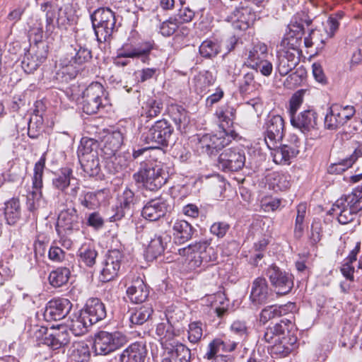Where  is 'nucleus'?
Listing matches in <instances>:
<instances>
[{"mask_svg":"<svg viewBox=\"0 0 362 362\" xmlns=\"http://www.w3.org/2000/svg\"><path fill=\"white\" fill-rule=\"evenodd\" d=\"M178 254L185 257V263L189 270L204 269L211 264H214L218 258L215 248L211 246V240L208 239L180 248Z\"/></svg>","mask_w":362,"mask_h":362,"instance_id":"obj_1","label":"nucleus"},{"mask_svg":"<svg viewBox=\"0 0 362 362\" xmlns=\"http://www.w3.org/2000/svg\"><path fill=\"white\" fill-rule=\"evenodd\" d=\"M136 182H141L148 189L156 191L165 185L168 175L163 163L149 161L141 163L139 170L133 175Z\"/></svg>","mask_w":362,"mask_h":362,"instance_id":"obj_2","label":"nucleus"},{"mask_svg":"<svg viewBox=\"0 0 362 362\" xmlns=\"http://www.w3.org/2000/svg\"><path fill=\"white\" fill-rule=\"evenodd\" d=\"M93 28L99 42L110 40L116 29L115 13L108 8H100L91 15Z\"/></svg>","mask_w":362,"mask_h":362,"instance_id":"obj_3","label":"nucleus"},{"mask_svg":"<svg viewBox=\"0 0 362 362\" xmlns=\"http://www.w3.org/2000/svg\"><path fill=\"white\" fill-rule=\"evenodd\" d=\"M46 156L42 154L37 162L35 163L32 177V192L28 197V209L31 212H35L46 205L42 198V189L43 187V175L45 168Z\"/></svg>","mask_w":362,"mask_h":362,"instance_id":"obj_4","label":"nucleus"},{"mask_svg":"<svg viewBox=\"0 0 362 362\" xmlns=\"http://www.w3.org/2000/svg\"><path fill=\"white\" fill-rule=\"evenodd\" d=\"M361 209L362 197L352 192L337 199L332 210L337 215L338 221L344 225L351 222Z\"/></svg>","mask_w":362,"mask_h":362,"instance_id":"obj_5","label":"nucleus"},{"mask_svg":"<svg viewBox=\"0 0 362 362\" xmlns=\"http://www.w3.org/2000/svg\"><path fill=\"white\" fill-rule=\"evenodd\" d=\"M173 129L170 124L165 120H158L149 128L144 129L141 136V140L150 148H156L159 146H168Z\"/></svg>","mask_w":362,"mask_h":362,"instance_id":"obj_6","label":"nucleus"},{"mask_svg":"<svg viewBox=\"0 0 362 362\" xmlns=\"http://www.w3.org/2000/svg\"><path fill=\"white\" fill-rule=\"evenodd\" d=\"M126 342L125 335L119 332L100 331L95 335L93 349L95 355L105 356L115 351Z\"/></svg>","mask_w":362,"mask_h":362,"instance_id":"obj_7","label":"nucleus"},{"mask_svg":"<svg viewBox=\"0 0 362 362\" xmlns=\"http://www.w3.org/2000/svg\"><path fill=\"white\" fill-rule=\"evenodd\" d=\"M107 100L103 85L98 82L90 83L83 92L82 110L87 115H93L103 107Z\"/></svg>","mask_w":362,"mask_h":362,"instance_id":"obj_8","label":"nucleus"},{"mask_svg":"<svg viewBox=\"0 0 362 362\" xmlns=\"http://www.w3.org/2000/svg\"><path fill=\"white\" fill-rule=\"evenodd\" d=\"M52 183L53 187L61 194L69 195L72 198L76 197L80 189L79 183L74 177L73 170L69 168H62L55 175Z\"/></svg>","mask_w":362,"mask_h":362,"instance_id":"obj_9","label":"nucleus"},{"mask_svg":"<svg viewBox=\"0 0 362 362\" xmlns=\"http://www.w3.org/2000/svg\"><path fill=\"white\" fill-rule=\"evenodd\" d=\"M245 163V151L238 146L225 149L218 158V167L223 171H238Z\"/></svg>","mask_w":362,"mask_h":362,"instance_id":"obj_10","label":"nucleus"},{"mask_svg":"<svg viewBox=\"0 0 362 362\" xmlns=\"http://www.w3.org/2000/svg\"><path fill=\"white\" fill-rule=\"evenodd\" d=\"M266 275L278 295H286L293 287V275L282 271L276 265L269 266L267 269Z\"/></svg>","mask_w":362,"mask_h":362,"instance_id":"obj_11","label":"nucleus"},{"mask_svg":"<svg viewBox=\"0 0 362 362\" xmlns=\"http://www.w3.org/2000/svg\"><path fill=\"white\" fill-rule=\"evenodd\" d=\"M124 255L118 250L108 251L103 263L100 279L103 282H107L114 279L120 270Z\"/></svg>","mask_w":362,"mask_h":362,"instance_id":"obj_12","label":"nucleus"},{"mask_svg":"<svg viewBox=\"0 0 362 362\" xmlns=\"http://www.w3.org/2000/svg\"><path fill=\"white\" fill-rule=\"evenodd\" d=\"M154 47V43L151 41H142L137 44L127 42L117 49L119 56L127 58L141 59L144 63H148L149 54Z\"/></svg>","mask_w":362,"mask_h":362,"instance_id":"obj_13","label":"nucleus"},{"mask_svg":"<svg viewBox=\"0 0 362 362\" xmlns=\"http://www.w3.org/2000/svg\"><path fill=\"white\" fill-rule=\"evenodd\" d=\"M264 141L269 148L281 141L284 133V120L280 115L269 116L265 123Z\"/></svg>","mask_w":362,"mask_h":362,"instance_id":"obj_14","label":"nucleus"},{"mask_svg":"<svg viewBox=\"0 0 362 362\" xmlns=\"http://www.w3.org/2000/svg\"><path fill=\"white\" fill-rule=\"evenodd\" d=\"M298 50L283 47L277 51L276 71L281 76L287 75L298 64Z\"/></svg>","mask_w":362,"mask_h":362,"instance_id":"obj_15","label":"nucleus"},{"mask_svg":"<svg viewBox=\"0 0 362 362\" xmlns=\"http://www.w3.org/2000/svg\"><path fill=\"white\" fill-rule=\"evenodd\" d=\"M317 113L313 110H305L290 117L291 125L304 134L317 129Z\"/></svg>","mask_w":362,"mask_h":362,"instance_id":"obj_16","label":"nucleus"},{"mask_svg":"<svg viewBox=\"0 0 362 362\" xmlns=\"http://www.w3.org/2000/svg\"><path fill=\"white\" fill-rule=\"evenodd\" d=\"M170 209L168 200L163 197L148 201L143 207L142 216L150 221H155L164 216Z\"/></svg>","mask_w":362,"mask_h":362,"instance_id":"obj_17","label":"nucleus"},{"mask_svg":"<svg viewBox=\"0 0 362 362\" xmlns=\"http://www.w3.org/2000/svg\"><path fill=\"white\" fill-rule=\"evenodd\" d=\"M69 300L63 298H53L46 305L44 316L47 320H59L65 317L71 309Z\"/></svg>","mask_w":362,"mask_h":362,"instance_id":"obj_18","label":"nucleus"},{"mask_svg":"<svg viewBox=\"0 0 362 362\" xmlns=\"http://www.w3.org/2000/svg\"><path fill=\"white\" fill-rule=\"evenodd\" d=\"M79 230V221L77 211L74 208H69L62 211L56 225L58 235L62 233H71L74 230Z\"/></svg>","mask_w":362,"mask_h":362,"instance_id":"obj_19","label":"nucleus"},{"mask_svg":"<svg viewBox=\"0 0 362 362\" xmlns=\"http://www.w3.org/2000/svg\"><path fill=\"white\" fill-rule=\"evenodd\" d=\"M292 318L293 317H291V318H284L273 326H269L264 331L262 340L269 344H274L282 336L285 335L286 333L289 334L292 332L294 327Z\"/></svg>","mask_w":362,"mask_h":362,"instance_id":"obj_20","label":"nucleus"},{"mask_svg":"<svg viewBox=\"0 0 362 362\" xmlns=\"http://www.w3.org/2000/svg\"><path fill=\"white\" fill-rule=\"evenodd\" d=\"M298 347L297 337L290 332L282 336L270 347V354L274 358H284L288 356Z\"/></svg>","mask_w":362,"mask_h":362,"instance_id":"obj_21","label":"nucleus"},{"mask_svg":"<svg viewBox=\"0 0 362 362\" xmlns=\"http://www.w3.org/2000/svg\"><path fill=\"white\" fill-rule=\"evenodd\" d=\"M268 47L261 42L252 43L245 48L243 58L244 65L248 68L257 66V63L268 57Z\"/></svg>","mask_w":362,"mask_h":362,"instance_id":"obj_22","label":"nucleus"},{"mask_svg":"<svg viewBox=\"0 0 362 362\" xmlns=\"http://www.w3.org/2000/svg\"><path fill=\"white\" fill-rule=\"evenodd\" d=\"M270 296L269 288L266 279L256 278L251 287L250 300L252 305L259 306L268 302Z\"/></svg>","mask_w":362,"mask_h":362,"instance_id":"obj_23","label":"nucleus"},{"mask_svg":"<svg viewBox=\"0 0 362 362\" xmlns=\"http://www.w3.org/2000/svg\"><path fill=\"white\" fill-rule=\"evenodd\" d=\"M147 354L146 345L134 342L124 349L119 355V362H144Z\"/></svg>","mask_w":362,"mask_h":362,"instance_id":"obj_24","label":"nucleus"},{"mask_svg":"<svg viewBox=\"0 0 362 362\" xmlns=\"http://www.w3.org/2000/svg\"><path fill=\"white\" fill-rule=\"evenodd\" d=\"M89 322L93 325L106 317V309L102 301L95 298L87 300L86 307L81 310Z\"/></svg>","mask_w":362,"mask_h":362,"instance_id":"obj_25","label":"nucleus"},{"mask_svg":"<svg viewBox=\"0 0 362 362\" xmlns=\"http://www.w3.org/2000/svg\"><path fill=\"white\" fill-rule=\"evenodd\" d=\"M126 293L132 303H141L148 298L149 290L143 279L140 277H136L132 280Z\"/></svg>","mask_w":362,"mask_h":362,"instance_id":"obj_26","label":"nucleus"},{"mask_svg":"<svg viewBox=\"0 0 362 362\" xmlns=\"http://www.w3.org/2000/svg\"><path fill=\"white\" fill-rule=\"evenodd\" d=\"M271 149L273 150L272 152L273 160L277 164H289L291 160L296 158L299 153L298 147L285 144L279 147L275 144V147Z\"/></svg>","mask_w":362,"mask_h":362,"instance_id":"obj_27","label":"nucleus"},{"mask_svg":"<svg viewBox=\"0 0 362 362\" xmlns=\"http://www.w3.org/2000/svg\"><path fill=\"white\" fill-rule=\"evenodd\" d=\"M215 77L209 71H204L195 75L192 81V88L199 95L206 94L209 88L214 84Z\"/></svg>","mask_w":362,"mask_h":362,"instance_id":"obj_28","label":"nucleus"},{"mask_svg":"<svg viewBox=\"0 0 362 362\" xmlns=\"http://www.w3.org/2000/svg\"><path fill=\"white\" fill-rule=\"evenodd\" d=\"M45 59V56L42 54V52H39L33 47L25 54L21 62L22 69L25 73L31 74L37 69Z\"/></svg>","mask_w":362,"mask_h":362,"instance_id":"obj_29","label":"nucleus"},{"mask_svg":"<svg viewBox=\"0 0 362 362\" xmlns=\"http://www.w3.org/2000/svg\"><path fill=\"white\" fill-rule=\"evenodd\" d=\"M293 308L294 305L293 303L267 306L261 311L259 315V321L262 323L265 324L272 319L279 317L287 314L288 311L292 310Z\"/></svg>","mask_w":362,"mask_h":362,"instance_id":"obj_30","label":"nucleus"},{"mask_svg":"<svg viewBox=\"0 0 362 362\" xmlns=\"http://www.w3.org/2000/svg\"><path fill=\"white\" fill-rule=\"evenodd\" d=\"M124 137L120 131H114L105 136L103 151L107 155V158H112L115 156L116 152L119 149Z\"/></svg>","mask_w":362,"mask_h":362,"instance_id":"obj_31","label":"nucleus"},{"mask_svg":"<svg viewBox=\"0 0 362 362\" xmlns=\"http://www.w3.org/2000/svg\"><path fill=\"white\" fill-rule=\"evenodd\" d=\"M191 351L182 344H177L168 351L163 362H190Z\"/></svg>","mask_w":362,"mask_h":362,"instance_id":"obj_32","label":"nucleus"},{"mask_svg":"<svg viewBox=\"0 0 362 362\" xmlns=\"http://www.w3.org/2000/svg\"><path fill=\"white\" fill-rule=\"evenodd\" d=\"M215 115L219 122L221 130H232L230 127L235 117V109L230 105H223L218 107Z\"/></svg>","mask_w":362,"mask_h":362,"instance_id":"obj_33","label":"nucleus"},{"mask_svg":"<svg viewBox=\"0 0 362 362\" xmlns=\"http://www.w3.org/2000/svg\"><path fill=\"white\" fill-rule=\"evenodd\" d=\"M173 230L175 240L180 244L185 243L192 237L193 228L185 220H177L173 226Z\"/></svg>","mask_w":362,"mask_h":362,"instance_id":"obj_34","label":"nucleus"},{"mask_svg":"<svg viewBox=\"0 0 362 362\" xmlns=\"http://www.w3.org/2000/svg\"><path fill=\"white\" fill-rule=\"evenodd\" d=\"M43 340L45 344L54 350L63 347L69 341L68 333L66 331L57 329H53L52 332L47 333Z\"/></svg>","mask_w":362,"mask_h":362,"instance_id":"obj_35","label":"nucleus"},{"mask_svg":"<svg viewBox=\"0 0 362 362\" xmlns=\"http://www.w3.org/2000/svg\"><path fill=\"white\" fill-rule=\"evenodd\" d=\"M91 325L92 324L87 319L86 316L80 311L72 316L68 326L70 331L75 336H81L86 333L88 327Z\"/></svg>","mask_w":362,"mask_h":362,"instance_id":"obj_36","label":"nucleus"},{"mask_svg":"<svg viewBox=\"0 0 362 362\" xmlns=\"http://www.w3.org/2000/svg\"><path fill=\"white\" fill-rule=\"evenodd\" d=\"M152 313L153 308L149 305L132 308L128 312L129 320L131 325H141L149 319Z\"/></svg>","mask_w":362,"mask_h":362,"instance_id":"obj_37","label":"nucleus"},{"mask_svg":"<svg viewBox=\"0 0 362 362\" xmlns=\"http://www.w3.org/2000/svg\"><path fill=\"white\" fill-rule=\"evenodd\" d=\"M69 352V358L71 361L86 362L90 357L89 346L84 341L74 343Z\"/></svg>","mask_w":362,"mask_h":362,"instance_id":"obj_38","label":"nucleus"},{"mask_svg":"<svg viewBox=\"0 0 362 362\" xmlns=\"http://www.w3.org/2000/svg\"><path fill=\"white\" fill-rule=\"evenodd\" d=\"M103 191L100 190L95 192L82 191L78 197V201L83 207L88 209H95L100 206L103 197Z\"/></svg>","mask_w":362,"mask_h":362,"instance_id":"obj_39","label":"nucleus"},{"mask_svg":"<svg viewBox=\"0 0 362 362\" xmlns=\"http://www.w3.org/2000/svg\"><path fill=\"white\" fill-rule=\"evenodd\" d=\"M97 255L94 246L87 243L82 244L77 252L78 262L90 267L95 264Z\"/></svg>","mask_w":362,"mask_h":362,"instance_id":"obj_40","label":"nucleus"},{"mask_svg":"<svg viewBox=\"0 0 362 362\" xmlns=\"http://www.w3.org/2000/svg\"><path fill=\"white\" fill-rule=\"evenodd\" d=\"M213 135V148L214 153L228 145L238 136L233 130H220Z\"/></svg>","mask_w":362,"mask_h":362,"instance_id":"obj_41","label":"nucleus"},{"mask_svg":"<svg viewBox=\"0 0 362 362\" xmlns=\"http://www.w3.org/2000/svg\"><path fill=\"white\" fill-rule=\"evenodd\" d=\"M269 185L274 190H286L291 186V177L287 173L274 172L269 175Z\"/></svg>","mask_w":362,"mask_h":362,"instance_id":"obj_42","label":"nucleus"},{"mask_svg":"<svg viewBox=\"0 0 362 362\" xmlns=\"http://www.w3.org/2000/svg\"><path fill=\"white\" fill-rule=\"evenodd\" d=\"M4 214L9 225L15 224L21 217L20 202L18 199H11L6 203Z\"/></svg>","mask_w":362,"mask_h":362,"instance_id":"obj_43","label":"nucleus"},{"mask_svg":"<svg viewBox=\"0 0 362 362\" xmlns=\"http://www.w3.org/2000/svg\"><path fill=\"white\" fill-rule=\"evenodd\" d=\"M84 173L90 177L96 176L99 174L100 168L98 153L93 156H87L86 158L79 160Z\"/></svg>","mask_w":362,"mask_h":362,"instance_id":"obj_44","label":"nucleus"},{"mask_svg":"<svg viewBox=\"0 0 362 362\" xmlns=\"http://www.w3.org/2000/svg\"><path fill=\"white\" fill-rule=\"evenodd\" d=\"M167 237L168 235H155L154 237L151 239L146 250L147 255L150 257L156 258L158 256L163 254L166 245V242H164V239L166 240Z\"/></svg>","mask_w":362,"mask_h":362,"instance_id":"obj_45","label":"nucleus"},{"mask_svg":"<svg viewBox=\"0 0 362 362\" xmlns=\"http://www.w3.org/2000/svg\"><path fill=\"white\" fill-rule=\"evenodd\" d=\"M361 243L358 242L355 247L350 252L349 256L346 258V262L342 265L341 272L343 276L350 281L354 279V268L351 266V264L356 260V256L360 251Z\"/></svg>","mask_w":362,"mask_h":362,"instance_id":"obj_46","label":"nucleus"},{"mask_svg":"<svg viewBox=\"0 0 362 362\" xmlns=\"http://www.w3.org/2000/svg\"><path fill=\"white\" fill-rule=\"evenodd\" d=\"M163 107V105L160 100L150 98L144 103L141 107V115L146 117H154L160 113Z\"/></svg>","mask_w":362,"mask_h":362,"instance_id":"obj_47","label":"nucleus"},{"mask_svg":"<svg viewBox=\"0 0 362 362\" xmlns=\"http://www.w3.org/2000/svg\"><path fill=\"white\" fill-rule=\"evenodd\" d=\"M324 124L325 128L329 130H336L344 126L334 104L327 109Z\"/></svg>","mask_w":362,"mask_h":362,"instance_id":"obj_48","label":"nucleus"},{"mask_svg":"<svg viewBox=\"0 0 362 362\" xmlns=\"http://www.w3.org/2000/svg\"><path fill=\"white\" fill-rule=\"evenodd\" d=\"M70 276V271L66 267H59L50 272L49 282L53 287H60L65 284Z\"/></svg>","mask_w":362,"mask_h":362,"instance_id":"obj_49","label":"nucleus"},{"mask_svg":"<svg viewBox=\"0 0 362 362\" xmlns=\"http://www.w3.org/2000/svg\"><path fill=\"white\" fill-rule=\"evenodd\" d=\"M250 10L247 8H241L234 11V20L233 25L234 28L240 30L247 29L250 24L249 18Z\"/></svg>","mask_w":362,"mask_h":362,"instance_id":"obj_50","label":"nucleus"},{"mask_svg":"<svg viewBox=\"0 0 362 362\" xmlns=\"http://www.w3.org/2000/svg\"><path fill=\"white\" fill-rule=\"evenodd\" d=\"M170 116L178 129L185 127L188 122L186 110L180 105H171L168 109Z\"/></svg>","mask_w":362,"mask_h":362,"instance_id":"obj_51","label":"nucleus"},{"mask_svg":"<svg viewBox=\"0 0 362 362\" xmlns=\"http://www.w3.org/2000/svg\"><path fill=\"white\" fill-rule=\"evenodd\" d=\"M220 45L216 40L207 39L199 46V53L205 58H212L220 52Z\"/></svg>","mask_w":362,"mask_h":362,"instance_id":"obj_52","label":"nucleus"},{"mask_svg":"<svg viewBox=\"0 0 362 362\" xmlns=\"http://www.w3.org/2000/svg\"><path fill=\"white\" fill-rule=\"evenodd\" d=\"M156 332L163 346H167L168 341H171L174 337L173 327L168 322L158 324Z\"/></svg>","mask_w":362,"mask_h":362,"instance_id":"obj_53","label":"nucleus"},{"mask_svg":"<svg viewBox=\"0 0 362 362\" xmlns=\"http://www.w3.org/2000/svg\"><path fill=\"white\" fill-rule=\"evenodd\" d=\"M230 331L239 341L246 339L248 337V327L244 320H234L230 326Z\"/></svg>","mask_w":362,"mask_h":362,"instance_id":"obj_54","label":"nucleus"},{"mask_svg":"<svg viewBox=\"0 0 362 362\" xmlns=\"http://www.w3.org/2000/svg\"><path fill=\"white\" fill-rule=\"evenodd\" d=\"M310 23L311 20L305 13H298L292 18L288 27L291 31L298 34L302 33L305 25L308 26Z\"/></svg>","mask_w":362,"mask_h":362,"instance_id":"obj_55","label":"nucleus"},{"mask_svg":"<svg viewBox=\"0 0 362 362\" xmlns=\"http://www.w3.org/2000/svg\"><path fill=\"white\" fill-rule=\"evenodd\" d=\"M203 329L200 322H192L189 324L187 338L191 344H197L202 338Z\"/></svg>","mask_w":362,"mask_h":362,"instance_id":"obj_56","label":"nucleus"},{"mask_svg":"<svg viewBox=\"0 0 362 362\" xmlns=\"http://www.w3.org/2000/svg\"><path fill=\"white\" fill-rule=\"evenodd\" d=\"M255 74L253 72H247L243 75L239 84V91L242 95L250 94L255 87Z\"/></svg>","mask_w":362,"mask_h":362,"instance_id":"obj_57","label":"nucleus"},{"mask_svg":"<svg viewBox=\"0 0 362 362\" xmlns=\"http://www.w3.org/2000/svg\"><path fill=\"white\" fill-rule=\"evenodd\" d=\"M213 298L212 306L215 307L216 313L221 317L228 310V300L224 293H218L211 296Z\"/></svg>","mask_w":362,"mask_h":362,"instance_id":"obj_58","label":"nucleus"},{"mask_svg":"<svg viewBox=\"0 0 362 362\" xmlns=\"http://www.w3.org/2000/svg\"><path fill=\"white\" fill-rule=\"evenodd\" d=\"M179 25L180 22L177 18H170L160 24L159 31L163 36L170 37L175 33Z\"/></svg>","mask_w":362,"mask_h":362,"instance_id":"obj_59","label":"nucleus"},{"mask_svg":"<svg viewBox=\"0 0 362 362\" xmlns=\"http://www.w3.org/2000/svg\"><path fill=\"white\" fill-rule=\"evenodd\" d=\"M94 146H96V144L93 139H83L77 151L78 159L86 158L87 156H93V153H98L93 149Z\"/></svg>","mask_w":362,"mask_h":362,"instance_id":"obj_60","label":"nucleus"},{"mask_svg":"<svg viewBox=\"0 0 362 362\" xmlns=\"http://www.w3.org/2000/svg\"><path fill=\"white\" fill-rule=\"evenodd\" d=\"M213 135L210 134H205L202 136H199L197 142V148L201 150L203 153L207 155H212L214 153L213 148Z\"/></svg>","mask_w":362,"mask_h":362,"instance_id":"obj_61","label":"nucleus"},{"mask_svg":"<svg viewBox=\"0 0 362 362\" xmlns=\"http://www.w3.org/2000/svg\"><path fill=\"white\" fill-rule=\"evenodd\" d=\"M45 8V10L47 8L49 9L46 12V32L52 33L54 29V21H57V12L58 10L57 7L52 6L49 3L45 4L42 6V8Z\"/></svg>","mask_w":362,"mask_h":362,"instance_id":"obj_62","label":"nucleus"},{"mask_svg":"<svg viewBox=\"0 0 362 362\" xmlns=\"http://www.w3.org/2000/svg\"><path fill=\"white\" fill-rule=\"evenodd\" d=\"M135 202L136 199L134 193L129 188H126L123 191L122 194L117 198V203L122 205L124 209H127L129 211Z\"/></svg>","mask_w":362,"mask_h":362,"instance_id":"obj_63","label":"nucleus"},{"mask_svg":"<svg viewBox=\"0 0 362 362\" xmlns=\"http://www.w3.org/2000/svg\"><path fill=\"white\" fill-rule=\"evenodd\" d=\"M337 111L339 112L343 124H346L356 114V109L353 105H340L334 104Z\"/></svg>","mask_w":362,"mask_h":362,"instance_id":"obj_64","label":"nucleus"}]
</instances>
